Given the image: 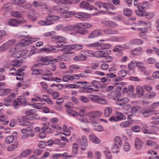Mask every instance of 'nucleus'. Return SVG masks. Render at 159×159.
<instances>
[{"label": "nucleus", "instance_id": "nucleus-2", "mask_svg": "<svg viewBox=\"0 0 159 159\" xmlns=\"http://www.w3.org/2000/svg\"><path fill=\"white\" fill-rule=\"evenodd\" d=\"M95 4L99 8L102 7L103 9L107 11H108L110 9L113 10L116 9V7L110 3H103L101 2H98L95 3Z\"/></svg>", "mask_w": 159, "mask_h": 159}, {"label": "nucleus", "instance_id": "nucleus-42", "mask_svg": "<svg viewBox=\"0 0 159 159\" xmlns=\"http://www.w3.org/2000/svg\"><path fill=\"white\" fill-rule=\"evenodd\" d=\"M32 151L30 149H28L24 151L20 154V156L21 157H25L27 156L30 154Z\"/></svg>", "mask_w": 159, "mask_h": 159}, {"label": "nucleus", "instance_id": "nucleus-51", "mask_svg": "<svg viewBox=\"0 0 159 159\" xmlns=\"http://www.w3.org/2000/svg\"><path fill=\"white\" fill-rule=\"evenodd\" d=\"M154 16L155 13L153 12H151L148 13L147 12H145L144 14V16H146V18L148 19H152L154 17Z\"/></svg>", "mask_w": 159, "mask_h": 159}, {"label": "nucleus", "instance_id": "nucleus-16", "mask_svg": "<svg viewBox=\"0 0 159 159\" xmlns=\"http://www.w3.org/2000/svg\"><path fill=\"white\" fill-rule=\"evenodd\" d=\"M104 34L107 35H114L117 34L118 33L117 30L111 28H106L103 30Z\"/></svg>", "mask_w": 159, "mask_h": 159}, {"label": "nucleus", "instance_id": "nucleus-57", "mask_svg": "<svg viewBox=\"0 0 159 159\" xmlns=\"http://www.w3.org/2000/svg\"><path fill=\"white\" fill-rule=\"evenodd\" d=\"M12 15L15 17L17 18H21L22 16L21 14L18 11H14L11 13Z\"/></svg>", "mask_w": 159, "mask_h": 159}, {"label": "nucleus", "instance_id": "nucleus-27", "mask_svg": "<svg viewBox=\"0 0 159 159\" xmlns=\"http://www.w3.org/2000/svg\"><path fill=\"white\" fill-rule=\"evenodd\" d=\"M107 52V51H98L96 52L97 57H105L106 56V55L108 54Z\"/></svg>", "mask_w": 159, "mask_h": 159}, {"label": "nucleus", "instance_id": "nucleus-54", "mask_svg": "<svg viewBox=\"0 0 159 159\" xmlns=\"http://www.w3.org/2000/svg\"><path fill=\"white\" fill-rule=\"evenodd\" d=\"M105 156L108 159H111L112 158V156L111 154V152L108 150H106L104 151Z\"/></svg>", "mask_w": 159, "mask_h": 159}, {"label": "nucleus", "instance_id": "nucleus-19", "mask_svg": "<svg viewBox=\"0 0 159 159\" xmlns=\"http://www.w3.org/2000/svg\"><path fill=\"white\" fill-rule=\"evenodd\" d=\"M156 95V93L154 92H151L147 94H146L144 96V99H151L152 98L154 97ZM143 102L144 103H148V101H147L146 100H144L143 101Z\"/></svg>", "mask_w": 159, "mask_h": 159}, {"label": "nucleus", "instance_id": "nucleus-13", "mask_svg": "<svg viewBox=\"0 0 159 159\" xmlns=\"http://www.w3.org/2000/svg\"><path fill=\"white\" fill-rule=\"evenodd\" d=\"M80 143L81 149L84 150L86 148L88 145L87 138L85 136L83 135L81 137Z\"/></svg>", "mask_w": 159, "mask_h": 159}, {"label": "nucleus", "instance_id": "nucleus-59", "mask_svg": "<svg viewBox=\"0 0 159 159\" xmlns=\"http://www.w3.org/2000/svg\"><path fill=\"white\" fill-rule=\"evenodd\" d=\"M143 11L139 10H136L135 11V12L136 14L139 16H144L145 12Z\"/></svg>", "mask_w": 159, "mask_h": 159}, {"label": "nucleus", "instance_id": "nucleus-40", "mask_svg": "<svg viewBox=\"0 0 159 159\" xmlns=\"http://www.w3.org/2000/svg\"><path fill=\"white\" fill-rule=\"evenodd\" d=\"M66 111L69 114L74 117H77L78 115V113L73 110L66 109Z\"/></svg>", "mask_w": 159, "mask_h": 159}, {"label": "nucleus", "instance_id": "nucleus-1", "mask_svg": "<svg viewBox=\"0 0 159 159\" xmlns=\"http://www.w3.org/2000/svg\"><path fill=\"white\" fill-rule=\"evenodd\" d=\"M122 144L121 138L119 136H116L114 140V144L111 149L113 152L114 153H118L119 152L118 149L121 146Z\"/></svg>", "mask_w": 159, "mask_h": 159}, {"label": "nucleus", "instance_id": "nucleus-35", "mask_svg": "<svg viewBox=\"0 0 159 159\" xmlns=\"http://www.w3.org/2000/svg\"><path fill=\"white\" fill-rule=\"evenodd\" d=\"M131 123L127 120L123 121L120 124V126L122 128H127L129 127L131 125Z\"/></svg>", "mask_w": 159, "mask_h": 159}, {"label": "nucleus", "instance_id": "nucleus-25", "mask_svg": "<svg viewBox=\"0 0 159 159\" xmlns=\"http://www.w3.org/2000/svg\"><path fill=\"white\" fill-rule=\"evenodd\" d=\"M81 0H72L71 2L66 0H59L60 2L64 4H70L71 3L76 4L79 3Z\"/></svg>", "mask_w": 159, "mask_h": 159}, {"label": "nucleus", "instance_id": "nucleus-11", "mask_svg": "<svg viewBox=\"0 0 159 159\" xmlns=\"http://www.w3.org/2000/svg\"><path fill=\"white\" fill-rule=\"evenodd\" d=\"M15 96V94L12 93L9 95L6 98L4 99V105L6 106H8L10 104L12 100Z\"/></svg>", "mask_w": 159, "mask_h": 159}, {"label": "nucleus", "instance_id": "nucleus-63", "mask_svg": "<svg viewBox=\"0 0 159 159\" xmlns=\"http://www.w3.org/2000/svg\"><path fill=\"white\" fill-rule=\"evenodd\" d=\"M124 13L125 15L128 16H130L132 14L131 11L128 8L125 9L124 10Z\"/></svg>", "mask_w": 159, "mask_h": 159}, {"label": "nucleus", "instance_id": "nucleus-55", "mask_svg": "<svg viewBox=\"0 0 159 159\" xmlns=\"http://www.w3.org/2000/svg\"><path fill=\"white\" fill-rule=\"evenodd\" d=\"M76 33L80 34L82 35H85L89 33V30H79L76 32Z\"/></svg>", "mask_w": 159, "mask_h": 159}, {"label": "nucleus", "instance_id": "nucleus-30", "mask_svg": "<svg viewBox=\"0 0 159 159\" xmlns=\"http://www.w3.org/2000/svg\"><path fill=\"white\" fill-rule=\"evenodd\" d=\"M35 38H33L31 37H29L25 39L24 40V42H23V45L25 46L29 44L34 42H35Z\"/></svg>", "mask_w": 159, "mask_h": 159}, {"label": "nucleus", "instance_id": "nucleus-44", "mask_svg": "<svg viewBox=\"0 0 159 159\" xmlns=\"http://www.w3.org/2000/svg\"><path fill=\"white\" fill-rule=\"evenodd\" d=\"M41 61L43 62L42 63L43 65H47L49 64L50 63V58L48 57H46L43 58H41Z\"/></svg>", "mask_w": 159, "mask_h": 159}, {"label": "nucleus", "instance_id": "nucleus-9", "mask_svg": "<svg viewBox=\"0 0 159 159\" xmlns=\"http://www.w3.org/2000/svg\"><path fill=\"white\" fill-rule=\"evenodd\" d=\"M118 88L113 91H111L108 93V95L113 98L114 100H119L118 97L121 95V93L119 90Z\"/></svg>", "mask_w": 159, "mask_h": 159}, {"label": "nucleus", "instance_id": "nucleus-3", "mask_svg": "<svg viewBox=\"0 0 159 159\" xmlns=\"http://www.w3.org/2000/svg\"><path fill=\"white\" fill-rule=\"evenodd\" d=\"M27 102L26 100L24 98H18L15 99L12 102V106L15 109H17L18 107L22 105L25 106L27 104Z\"/></svg>", "mask_w": 159, "mask_h": 159}, {"label": "nucleus", "instance_id": "nucleus-12", "mask_svg": "<svg viewBox=\"0 0 159 159\" xmlns=\"http://www.w3.org/2000/svg\"><path fill=\"white\" fill-rule=\"evenodd\" d=\"M51 39L52 41L56 42L57 43H64L66 40L64 37L59 35L53 36L51 38Z\"/></svg>", "mask_w": 159, "mask_h": 159}, {"label": "nucleus", "instance_id": "nucleus-15", "mask_svg": "<svg viewBox=\"0 0 159 159\" xmlns=\"http://www.w3.org/2000/svg\"><path fill=\"white\" fill-rule=\"evenodd\" d=\"M136 93L138 97L141 98L144 94V90L142 86L138 85L136 88Z\"/></svg>", "mask_w": 159, "mask_h": 159}, {"label": "nucleus", "instance_id": "nucleus-50", "mask_svg": "<svg viewBox=\"0 0 159 159\" xmlns=\"http://www.w3.org/2000/svg\"><path fill=\"white\" fill-rule=\"evenodd\" d=\"M127 74L126 71L125 70H120L118 73V76L120 77H124L126 76Z\"/></svg>", "mask_w": 159, "mask_h": 159}, {"label": "nucleus", "instance_id": "nucleus-26", "mask_svg": "<svg viewBox=\"0 0 159 159\" xmlns=\"http://www.w3.org/2000/svg\"><path fill=\"white\" fill-rule=\"evenodd\" d=\"M146 144L154 148L157 149L158 148V145L155 142L151 140H148L146 141Z\"/></svg>", "mask_w": 159, "mask_h": 159}, {"label": "nucleus", "instance_id": "nucleus-17", "mask_svg": "<svg viewBox=\"0 0 159 159\" xmlns=\"http://www.w3.org/2000/svg\"><path fill=\"white\" fill-rule=\"evenodd\" d=\"M101 23L106 27H115L117 26V24L115 22L110 20H103L102 22Z\"/></svg>", "mask_w": 159, "mask_h": 159}, {"label": "nucleus", "instance_id": "nucleus-10", "mask_svg": "<svg viewBox=\"0 0 159 159\" xmlns=\"http://www.w3.org/2000/svg\"><path fill=\"white\" fill-rule=\"evenodd\" d=\"M102 34V32L101 30L97 29L93 31L89 34L88 37L89 38L92 39L96 38Z\"/></svg>", "mask_w": 159, "mask_h": 159}, {"label": "nucleus", "instance_id": "nucleus-8", "mask_svg": "<svg viewBox=\"0 0 159 159\" xmlns=\"http://www.w3.org/2000/svg\"><path fill=\"white\" fill-rule=\"evenodd\" d=\"M26 22V21L25 20H20L15 19H11L8 21V25L12 26H17L20 23H25Z\"/></svg>", "mask_w": 159, "mask_h": 159}, {"label": "nucleus", "instance_id": "nucleus-37", "mask_svg": "<svg viewBox=\"0 0 159 159\" xmlns=\"http://www.w3.org/2000/svg\"><path fill=\"white\" fill-rule=\"evenodd\" d=\"M14 139V137L13 135L8 136L6 138L5 142L6 143L10 144L13 141Z\"/></svg>", "mask_w": 159, "mask_h": 159}, {"label": "nucleus", "instance_id": "nucleus-47", "mask_svg": "<svg viewBox=\"0 0 159 159\" xmlns=\"http://www.w3.org/2000/svg\"><path fill=\"white\" fill-rule=\"evenodd\" d=\"M73 49H75L77 50H82L83 47V46L80 44H73Z\"/></svg>", "mask_w": 159, "mask_h": 159}, {"label": "nucleus", "instance_id": "nucleus-62", "mask_svg": "<svg viewBox=\"0 0 159 159\" xmlns=\"http://www.w3.org/2000/svg\"><path fill=\"white\" fill-rule=\"evenodd\" d=\"M63 158L64 159H73V156L72 155H68L67 152H65L62 154Z\"/></svg>", "mask_w": 159, "mask_h": 159}, {"label": "nucleus", "instance_id": "nucleus-29", "mask_svg": "<svg viewBox=\"0 0 159 159\" xmlns=\"http://www.w3.org/2000/svg\"><path fill=\"white\" fill-rule=\"evenodd\" d=\"M154 112V111L152 110H148L144 111L143 112V114L144 116L148 117L152 115H153Z\"/></svg>", "mask_w": 159, "mask_h": 159}, {"label": "nucleus", "instance_id": "nucleus-5", "mask_svg": "<svg viewBox=\"0 0 159 159\" xmlns=\"http://www.w3.org/2000/svg\"><path fill=\"white\" fill-rule=\"evenodd\" d=\"M16 42V41L15 39H11L7 41L1 46V50L3 51L7 50L13 46Z\"/></svg>", "mask_w": 159, "mask_h": 159}, {"label": "nucleus", "instance_id": "nucleus-33", "mask_svg": "<svg viewBox=\"0 0 159 159\" xmlns=\"http://www.w3.org/2000/svg\"><path fill=\"white\" fill-rule=\"evenodd\" d=\"M89 139L92 142L95 143H100L99 139L94 135H89Z\"/></svg>", "mask_w": 159, "mask_h": 159}, {"label": "nucleus", "instance_id": "nucleus-49", "mask_svg": "<svg viewBox=\"0 0 159 159\" xmlns=\"http://www.w3.org/2000/svg\"><path fill=\"white\" fill-rule=\"evenodd\" d=\"M91 84L96 89H98L100 86V82L96 80H92Z\"/></svg>", "mask_w": 159, "mask_h": 159}, {"label": "nucleus", "instance_id": "nucleus-7", "mask_svg": "<svg viewBox=\"0 0 159 159\" xmlns=\"http://www.w3.org/2000/svg\"><path fill=\"white\" fill-rule=\"evenodd\" d=\"M80 7L87 10H93L94 11H98L97 9L93 6H90L89 3L86 1H82L80 4Z\"/></svg>", "mask_w": 159, "mask_h": 159}, {"label": "nucleus", "instance_id": "nucleus-23", "mask_svg": "<svg viewBox=\"0 0 159 159\" xmlns=\"http://www.w3.org/2000/svg\"><path fill=\"white\" fill-rule=\"evenodd\" d=\"M143 143L141 140L139 138H136L135 141V146L136 148L137 149H140Z\"/></svg>", "mask_w": 159, "mask_h": 159}, {"label": "nucleus", "instance_id": "nucleus-60", "mask_svg": "<svg viewBox=\"0 0 159 159\" xmlns=\"http://www.w3.org/2000/svg\"><path fill=\"white\" fill-rule=\"evenodd\" d=\"M81 52H84V53H86V55H88L90 56H94L95 55L93 52L91 50H86L82 51Z\"/></svg>", "mask_w": 159, "mask_h": 159}, {"label": "nucleus", "instance_id": "nucleus-39", "mask_svg": "<svg viewBox=\"0 0 159 159\" xmlns=\"http://www.w3.org/2000/svg\"><path fill=\"white\" fill-rule=\"evenodd\" d=\"M33 126L32 125H30L25 129H22L21 131L22 133L25 134L27 132H31L33 129Z\"/></svg>", "mask_w": 159, "mask_h": 159}, {"label": "nucleus", "instance_id": "nucleus-46", "mask_svg": "<svg viewBox=\"0 0 159 159\" xmlns=\"http://www.w3.org/2000/svg\"><path fill=\"white\" fill-rule=\"evenodd\" d=\"M78 150V146L77 143H74L73 144L72 146V153L76 154Z\"/></svg>", "mask_w": 159, "mask_h": 159}, {"label": "nucleus", "instance_id": "nucleus-58", "mask_svg": "<svg viewBox=\"0 0 159 159\" xmlns=\"http://www.w3.org/2000/svg\"><path fill=\"white\" fill-rule=\"evenodd\" d=\"M33 5L36 8H38L42 6V3L40 2L34 1L33 3Z\"/></svg>", "mask_w": 159, "mask_h": 159}, {"label": "nucleus", "instance_id": "nucleus-4", "mask_svg": "<svg viewBox=\"0 0 159 159\" xmlns=\"http://www.w3.org/2000/svg\"><path fill=\"white\" fill-rule=\"evenodd\" d=\"M126 119V117L122 113L117 112H116L115 116H111L109 120L110 121H118L120 120H125Z\"/></svg>", "mask_w": 159, "mask_h": 159}, {"label": "nucleus", "instance_id": "nucleus-32", "mask_svg": "<svg viewBox=\"0 0 159 159\" xmlns=\"http://www.w3.org/2000/svg\"><path fill=\"white\" fill-rule=\"evenodd\" d=\"M77 28L76 25H68L64 28V30L65 31H72L75 30Z\"/></svg>", "mask_w": 159, "mask_h": 159}, {"label": "nucleus", "instance_id": "nucleus-20", "mask_svg": "<svg viewBox=\"0 0 159 159\" xmlns=\"http://www.w3.org/2000/svg\"><path fill=\"white\" fill-rule=\"evenodd\" d=\"M73 44H71L69 45H66L63 46V44H61L59 45H57V47L58 48H61L62 47H63V48L61 49V52H66L70 50H71L73 49Z\"/></svg>", "mask_w": 159, "mask_h": 159}, {"label": "nucleus", "instance_id": "nucleus-6", "mask_svg": "<svg viewBox=\"0 0 159 159\" xmlns=\"http://www.w3.org/2000/svg\"><path fill=\"white\" fill-rule=\"evenodd\" d=\"M142 129L143 132L145 134H149V137L152 139H155L158 135V134L155 131L153 130H148L144 126L142 128Z\"/></svg>", "mask_w": 159, "mask_h": 159}, {"label": "nucleus", "instance_id": "nucleus-64", "mask_svg": "<svg viewBox=\"0 0 159 159\" xmlns=\"http://www.w3.org/2000/svg\"><path fill=\"white\" fill-rule=\"evenodd\" d=\"M11 90L10 89H2V92L3 95H6L11 92Z\"/></svg>", "mask_w": 159, "mask_h": 159}, {"label": "nucleus", "instance_id": "nucleus-52", "mask_svg": "<svg viewBox=\"0 0 159 159\" xmlns=\"http://www.w3.org/2000/svg\"><path fill=\"white\" fill-rule=\"evenodd\" d=\"M120 100L121 101L123 104V106L125 107L128 105V104L126 105V103L128 102L129 101V99L127 98H124L122 99H120Z\"/></svg>", "mask_w": 159, "mask_h": 159}, {"label": "nucleus", "instance_id": "nucleus-56", "mask_svg": "<svg viewBox=\"0 0 159 159\" xmlns=\"http://www.w3.org/2000/svg\"><path fill=\"white\" fill-rule=\"evenodd\" d=\"M32 70L33 71V72L32 73V74L33 75H38L42 73V70L40 69H33L32 68Z\"/></svg>", "mask_w": 159, "mask_h": 159}, {"label": "nucleus", "instance_id": "nucleus-43", "mask_svg": "<svg viewBox=\"0 0 159 159\" xmlns=\"http://www.w3.org/2000/svg\"><path fill=\"white\" fill-rule=\"evenodd\" d=\"M140 109V107L138 106H133L131 107L130 113L133 114H135Z\"/></svg>", "mask_w": 159, "mask_h": 159}, {"label": "nucleus", "instance_id": "nucleus-34", "mask_svg": "<svg viewBox=\"0 0 159 159\" xmlns=\"http://www.w3.org/2000/svg\"><path fill=\"white\" fill-rule=\"evenodd\" d=\"M123 48L120 45H118L116 46L113 49V51L114 52H120V54L121 55H122L123 53L121 52L123 50Z\"/></svg>", "mask_w": 159, "mask_h": 159}, {"label": "nucleus", "instance_id": "nucleus-14", "mask_svg": "<svg viewBox=\"0 0 159 159\" xmlns=\"http://www.w3.org/2000/svg\"><path fill=\"white\" fill-rule=\"evenodd\" d=\"M78 29H89L92 27L93 25L90 24L86 23H80L76 24Z\"/></svg>", "mask_w": 159, "mask_h": 159}, {"label": "nucleus", "instance_id": "nucleus-53", "mask_svg": "<svg viewBox=\"0 0 159 159\" xmlns=\"http://www.w3.org/2000/svg\"><path fill=\"white\" fill-rule=\"evenodd\" d=\"M75 14V12L73 11H69L66 12L65 14L63 16L64 18H68Z\"/></svg>", "mask_w": 159, "mask_h": 159}, {"label": "nucleus", "instance_id": "nucleus-41", "mask_svg": "<svg viewBox=\"0 0 159 159\" xmlns=\"http://www.w3.org/2000/svg\"><path fill=\"white\" fill-rule=\"evenodd\" d=\"M100 97L96 95H92L89 98L90 99L95 102H98Z\"/></svg>", "mask_w": 159, "mask_h": 159}, {"label": "nucleus", "instance_id": "nucleus-61", "mask_svg": "<svg viewBox=\"0 0 159 159\" xmlns=\"http://www.w3.org/2000/svg\"><path fill=\"white\" fill-rule=\"evenodd\" d=\"M25 2V0H14L13 3L16 5H20L24 3Z\"/></svg>", "mask_w": 159, "mask_h": 159}, {"label": "nucleus", "instance_id": "nucleus-45", "mask_svg": "<svg viewBox=\"0 0 159 159\" xmlns=\"http://www.w3.org/2000/svg\"><path fill=\"white\" fill-rule=\"evenodd\" d=\"M100 45V43L99 42H96L88 44L87 45V47L88 48H96L99 46Z\"/></svg>", "mask_w": 159, "mask_h": 159}, {"label": "nucleus", "instance_id": "nucleus-48", "mask_svg": "<svg viewBox=\"0 0 159 159\" xmlns=\"http://www.w3.org/2000/svg\"><path fill=\"white\" fill-rule=\"evenodd\" d=\"M7 117L5 115H3L0 116V121L3 122V124L6 125L7 124L9 121L6 120Z\"/></svg>", "mask_w": 159, "mask_h": 159}, {"label": "nucleus", "instance_id": "nucleus-24", "mask_svg": "<svg viewBox=\"0 0 159 159\" xmlns=\"http://www.w3.org/2000/svg\"><path fill=\"white\" fill-rule=\"evenodd\" d=\"M95 113L94 111H92L89 112L88 114V116L89 118V120L90 122L92 124H96L97 122L93 119V118H95Z\"/></svg>", "mask_w": 159, "mask_h": 159}, {"label": "nucleus", "instance_id": "nucleus-18", "mask_svg": "<svg viewBox=\"0 0 159 159\" xmlns=\"http://www.w3.org/2000/svg\"><path fill=\"white\" fill-rule=\"evenodd\" d=\"M143 52V49L141 47H137L130 51L131 54L133 55L137 56L141 54Z\"/></svg>", "mask_w": 159, "mask_h": 159}, {"label": "nucleus", "instance_id": "nucleus-36", "mask_svg": "<svg viewBox=\"0 0 159 159\" xmlns=\"http://www.w3.org/2000/svg\"><path fill=\"white\" fill-rule=\"evenodd\" d=\"M112 112V109L110 107L106 108L105 110L104 114L106 117L109 116Z\"/></svg>", "mask_w": 159, "mask_h": 159}, {"label": "nucleus", "instance_id": "nucleus-22", "mask_svg": "<svg viewBox=\"0 0 159 159\" xmlns=\"http://www.w3.org/2000/svg\"><path fill=\"white\" fill-rule=\"evenodd\" d=\"M29 118H26L25 116H23L22 117V121L20 122V125L21 126H27L31 124L30 121L26 120V119H29Z\"/></svg>", "mask_w": 159, "mask_h": 159}, {"label": "nucleus", "instance_id": "nucleus-31", "mask_svg": "<svg viewBox=\"0 0 159 159\" xmlns=\"http://www.w3.org/2000/svg\"><path fill=\"white\" fill-rule=\"evenodd\" d=\"M130 43L133 45H140L143 43V41L141 39H134L131 40Z\"/></svg>", "mask_w": 159, "mask_h": 159}, {"label": "nucleus", "instance_id": "nucleus-21", "mask_svg": "<svg viewBox=\"0 0 159 159\" xmlns=\"http://www.w3.org/2000/svg\"><path fill=\"white\" fill-rule=\"evenodd\" d=\"M87 58V57L85 56L80 54L74 57V60L75 61H85L86 60Z\"/></svg>", "mask_w": 159, "mask_h": 159}, {"label": "nucleus", "instance_id": "nucleus-38", "mask_svg": "<svg viewBox=\"0 0 159 159\" xmlns=\"http://www.w3.org/2000/svg\"><path fill=\"white\" fill-rule=\"evenodd\" d=\"M18 143H15L14 144L10 145L7 148V149L9 151L14 150L18 146Z\"/></svg>", "mask_w": 159, "mask_h": 159}, {"label": "nucleus", "instance_id": "nucleus-28", "mask_svg": "<svg viewBox=\"0 0 159 159\" xmlns=\"http://www.w3.org/2000/svg\"><path fill=\"white\" fill-rule=\"evenodd\" d=\"M22 63V60L16 59L12 61L11 65L13 67H17L20 66Z\"/></svg>", "mask_w": 159, "mask_h": 159}]
</instances>
